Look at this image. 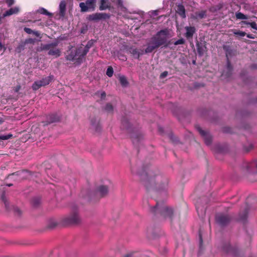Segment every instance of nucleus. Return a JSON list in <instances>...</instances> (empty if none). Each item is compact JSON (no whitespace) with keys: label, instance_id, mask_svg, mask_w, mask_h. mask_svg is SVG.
Wrapping results in <instances>:
<instances>
[{"label":"nucleus","instance_id":"obj_1","mask_svg":"<svg viewBox=\"0 0 257 257\" xmlns=\"http://www.w3.org/2000/svg\"><path fill=\"white\" fill-rule=\"evenodd\" d=\"M140 175L147 189L155 188L156 190H164L167 188L168 179L165 177L161 175L153 176L150 173H143Z\"/></svg>","mask_w":257,"mask_h":257},{"label":"nucleus","instance_id":"obj_2","mask_svg":"<svg viewBox=\"0 0 257 257\" xmlns=\"http://www.w3.org/2000/svg\"><path fill=\"white\" fill-rule=\"evenodd\" d=\"M169 35V31L165 29L158 32L153 36L147 43V47L145 50V53H152L154 50L157 49L160 47L164 46H168L167 44Z\"/></svg>","mask_w":257,"mask_h":257},{"label":"nucleus","instance_id":"obj_3","mask_svg":"<svg viewBox=\"0 0 257 257\" xmlns=\"http://www.w3.org/2000/svg\"><path fill=\"white\" fill-rule=\"evenodd\" d=\"M150 211L155 215H160L164 218H169L172 221L174 214L173 210L164 203H159L158 202L155 206L150 208Z\"/></svg>","mask_w":257,"mask_h":257},{"label":"nucleus","instance_id":"obj_4","mask_svg":"<svg viewBox=\"0 0 257 257\" xmlns=\"http://www.w3.org/2000/svg\"><path fill=\"white\" fill-rule=\"evenodd\" d=\"M83 55L81 48H71L67 51V54L66 56V59L69 61H76V63L79 64L82 63L84 58Z\"/></svg>","mask_w":257,"mask_h":257},{"label":"nucleus","instance_id":"obj_5","mask_svg":"<svg viewBox=\"0 0 257 257\" xmlns=\"http://www.w3.org/2000/svg\"><path fill=\"white\" fill-rule=\"evenodd\" d=\"M241 171L244 175L257 173V161L251 162H244L241 167Z\"/></svg>","mask_w":257,"mask_h":257},{"label":"nucleus","instance_id":"obj_6","mask_svg":"<svg viewBox=\"0 0 257 257\" xmlns=\"http://www.w3.org/2000/svg\"><path fill=\"white\" fill-rule=\"evenodd\" d=\"M57 46V43H52L43 45L41 49L42 50H48V54L49 55L53 56L57 58L61 55L60 50L56 48Z\"/></svg>","mask_w":257,"mask_h":257},{"label":"nucleus","instance_id":"obj_7","mask_svg":"<svg viewBox=\"0 0 257 257\" xmlns=\"http://www.w3.org/2000/svg\"><path fill=\"white\" fill-rule=\"evenodd\" d=\"M97 0H86L85 2L79 4L80 11L82 13L93 12L96 9Z\"/></svg>","mask_w":257,"mask_h":257},{"label":"nucleus","instance_id":"obj_8","mask_svg":"<svg viewBox=\"0 0 257 257\" xmlns=\"http://www.w3.org/2000/svg\"><path fill=\"white\" fill-rule=\"evenodd\" d=\"M222 249L225 253L235 255L239 252V246L237 244H231L230 242L227 241L223 244Z\"/></svg>","mask_w":257,"mask_h":257},{"label":"nucleus","instance_id":"obj_9","mask_svg":"<svg viewBox=\"0 0 257 257\" xmlns=\"http://www.w3.org/2000/svg\"><path fill=\"white\" fill-rule=\"evenodd\" d=\"M64 220L67 223L76 224L80 222V218L76 210L74 208L71 214L66 217Z\"/></svg>","mask_w":257,"mask_h":257},{"label":"nucleus","instance_id":"obj_10","mask_svg":"<svg viewBox=\"0 0 257 257\" xmlns=\"http://www.w3.org/2000/svg\"><path fill=\"white\" fill-rule=\"evenodd\" d=\"M110 15L104 13H96L88 16L87 19L90 21H98L102 20L109 19Z\"/></svg>","mask_w":257,"mask_h":257},{"label":"nucleus","instance_id":"obj_11","mask_svg":"<svg viewBox=\"0 0 257 257\" xmlns=\"http://www.w3.org/2000/svg\"><path fill=\"white\" fill-rule=\"evenodd\" d=\"M215 219L217 223L221 226L227 225L231 220V217L227 214L218 213L216 214Z\"/></svg>","mask_w":257,"mask_h":257},{"label":"nucleus","instance_id":"obj_12","mask_svg":"<svg viewBox=\"0 0 257 257\" xmlns=\"http://www.w3.org/2000/svg\"><path fill=\"white\" fill-rule=\"evenodd\" d=\"M197 130L198 131L200 135L203 138L205 143L206 145H211L212 140V136L207 131L203 130L199 126H196Z\"/></svg>","mask_w":257,"mask_h":257},{"label":"nucleus","instance_id":"obj_13","mask_svg":"<svg viewBox=\"0 0 257 257\" xmlns=\"http://www.w3.org/2000/svg\"><path fill=\"white\" fill-rule=\"evenodd\" d=\"M60 120V117L56 113H52L46 116V120L42 122L44 125H47L52 123L57 122Z\"/></svg>","mask_w":257,"mask_h":257},{"label":"nucleus","instance_id":"obj_14","mask_svg":"<svg viewBox=\"0 0 257 257\" xmlns=\"http://www.w3.org/2000/svg\"><path fill=\"white\" fill-rule=\"evenodd\" d=\"M222 48L223 50L225 52L227 61L229 60V57H231L234 55L235 51L232 49L231 46L225 44L223 45Z\"/></svg>","mask_w":257,"mask_h":257},{"label":"nucleus","instance_id":"obj_15","mask_svg":"<svg viewBox=\"0 0 257 257\" xmlns=\"http://www.w3.org/2000/svg\"><path fill=\"white\" fill-rule=\"evenodd\" d=\"M232 70L233 67L231 64V62L229 60H228V61H227V66L226 69L223 72L222 75L226 78H228L231 76Z\"/></svg>","mask_w":257,"mask_h":257},{"label":"nucleus","instance_id":"obj_16","mask_svg":"<svg viewBox=\"0 0 257 257\" xmlns=\"http://www.w3.org/2000/svg\"><path fill=\"white\" fill-rule=\"evenodd\" d=\"M185 29L186 31L185 34V37L189 39L192 38L194 34L196 32V29L194 27L186 26L185 27Z\"/></svg>","mask_w":257,"mask_h":257},{"label":"nucleus","instance_id":"obj_17","mask_svg":"<svg viewBox=\"0 0 257 257\" xmlns=\"http://www.w3.org/2000/svg\"><path fill=\"white\" fill-rule=\"evenodd\" d=\"M130 53L132 54L135 58L139 59L140 56L143 55L145 53L144 50L140 51L137 48H131L129 50Z\"/></svg>","mask_w":257,"mask_h":257},{"label":"nucleus","instance_id":"obj_18","mask_svg":"<svg viewBox=\"0 0 257 257\" xmlns=\"http://www.w3.org/2000/svg\"><path fill=\"white\" fill-rule=\"evenodd\" d=\"M196 47L198 54L199 56H202L205 52L206 51V46L204 43H196Z\"/></svg>","mask_w":257,"mask_h":257},{"label":"nucleus","instance_id":"obj_19","mask_svg":"<svg viewBox=\"0 0 257 257\" xmlns=\"http://www.w3.org/2000/svg\"><path fill=\"white\" fill-rule=\"evenodd\" d=\"M95 42V40H91L87 42L85 47L83 48L81 46L80 47V48H81L83 55H84V56H85L87 53L89 52V49L93 46Z\"/></svg>","mask_w":257,"mask_h":257},{"label":"nucleus","instance_id":"obj_20","mask_svg":"<svg viewBox=\"0 0 257 257\" xmlns=\"http://www.w3.org/2000/svg\"><path fill=\"white\" fill-rule=\"evenodd\" d=\"M110 3L107 2L106 0H100L99 10L103 11L106 9L110 10Z\"/></svg>","mask_w":257,"mask_h":257},{"label":"nucleus","instance_id":"obj_21","mask_svg":"<svg viewBox=\"0 0 257 257\" xmlns=\"http://www.w3.org/2000/svg\"><path fill=\"white\" fill-rule=\"evenodd\" d=\"M97 192L101 197H104L108 192V187L105 185H101L98 187Z\"/></svg>","mask_w":257,"mask_h":257},{"label":"nucleus","instance_id":"obj_22","mask_svg":"<svg viewBox=\"0 0 257 257\" xmlns=\"http://www.w3.org/2000/svg\"><path fill=\"white\" fill-rule=\"evenodd\" d=\"M176 12L182 18H186L185 9L183 5L179 4L177 5Z\"/></svg>","mask_w":257,"mask_h":257},{"label":"nucleus","instance_id":"obj_23","mask_svg":"<svg viewBox=\"0 0 257 257\" xmlns=\"http://www.w3.org/2000/svg\"><path fill=\"white\" fill-rule=\"evenodd\" d=\"M248 208L245 207L243 211L239 214L238 220L242 222H245L246 220L248 214Z\"/></svg>","mask_w":257,"mask_h":257},{"label":"nucleus","instance_id":"obj_24","mask_svg":"<svg viewBox=\"0 0 257 257\" xmlns=\"http://www.w3.org/2000/svg\"><path fill=\"white\" fill-rule=\"evenodd\" d=\"M66 3L64 1H61L59 5V15L64 17L65 14Z\"/></svg>","mask_w":257,"mask_h":257},{"label":"nucleus","instance_id":"obj_25","mask_svg":"<svg viewBox=\"0 0 257 257\" xmlns=\"http://www.w3.org/2000/svg\"><path fill=\"white\" fill-rule=\"evenodd\" d=\"M19 11V9L18 8L15 7L14 8H11L9 10L7 11L4 14V17H7L11 16L13 14H17Z\"/></svg>","mask_w":257,"mask_h":257},{"label":"nucleus","instance_id":"obj_26","mask_svg":"<svg viewBox=\"0 0 257 257\" xmlns=\"http://www.w3.org/2000/svg\"><path fill=\"white\" fill-rule=\"evenodd\" d=\"M53 78V76H49L45 78H43L41 80H39L42 84V86H45L48 85Z\"/></svg>","mask_w":257,"mask_h":257},{"label":"nucleus","instance_id":"obj_27","mask_svg":"<svg viewBox=\"0 0 257 257\" xmlns=\"http://www.w3.org/2000/svg\"><path fill=\"white\" fill-rule=\"evenodd\" d=\"M121 124L123 128L128 130L130 127V124L126 118H123L121 120Z\"/></svg>","mask_w":257,"mask_h":257},{"label":"nucleus","instance_id":"obj_28","mask_svg":"<svg viewBox=\"0 0 257 257\" xmlns=\"http://www.w3.org/2000/svg\"><path fill=\"white\" fill-rule=\"evenodd\" d=\"M195 16L196 18L200 19L204 18L206 16V11H201L198 12H196L195 13Z\"/></svg>","mask_w":257,"mask_h":257},{"label":"nucleus","instance_id":"obj_29","mask_svg":"<svg viewBox=\"0 0 257 257\" xmlns=\"http://www.w3.org/2000/svg\"><path fill=\"white\" fill-rule=\"evenodd\" d=\"M119 81L122 86H126L128 84V81L124 76H119Z\"/></svg>","mask_w":257,"mask_h":257},{"label":"nucleus","instance_id":"obj_30","mask_svg":"<svg viewBox=\"0 0 257 257\" xmlns=\"http://www.w3.org/2000/svg\"><path fill=\"white\" fill-rule=\"evenodd\" d=\"M42 86V84L40 83V81L38 80L34 82L32 85V88L33 90L36 91L39 89Z\"/></svg>","mask_w":257,"mask_h":257},{"label":"nucleus","instance_id":"obj_31","mask_svg":"<svg viewBox=\"0 0 257 257\" xmlns=\"http://www.w3.org/2000/svg\"><path fill=\"white\" fill-rule=\"evenodd\" d=\"M231 31L233 32V33L234 34V35H236V36H239L240 37H244L246 35L245 32L241 31L239 30H237L236 29H233V30H232Z\"/></svg>","mask_w":257,"mask_h":257},{"label":"nucleus","instance_id":"obj_32","mask_svg":"<svg viewBox=\"0 0 257 257\" xmlns=\"http://www.w3.org/2000/svg\"><path fill=\"white\" fill-rule=\"evenodd\" d=\"M39 12L41 14L45 15L50 17L52 16V14L49 13L47 10H46L44 8H41L39 9Z\"/></svg>","mask_w":257,"mask_h":257},{"label":"nucleus","instance_id":"obj_33","mask_svg":"<svg viewBox=\"0 0 257 257\" xmlns=\"http://www.w3.org/2000/svg\"><path fill=\"white\" fill-rule=\"evenodd\" d=\"M235 17L236 19L240 20H244L247 19V17L240 12L236 13L235 14Z\"/></svg>","mask_w":257,"mask_h":257},{"label":"nucleus","instance_id":"obj_34","mask_svg":"<svg viewBox=\"0 0 257 257\" xmlns=\"http://www.w3.org/2000/svg\"><path fill=\"white\" fill-rule=\"evenodd\" d=\"M105 110L107 112H112L113 110V107L111 104L108 103L106 104L105 107Z\"/></svg>","mask_w":257,"mask_h":257},{"label":"nucleus","instance_id":"obj_35","mask_svg":"<svg viewBox=\"0 0 257 257\" xmlns=\"http://www.w3.org/2000/svg\"><path fill=\"white\" fill-rule=\"evenodd\" d=\"M131 138L132 139V141L133 142V143H135V141H139L141 138V136L140 135H135V134H132L131 135Z\"/></svg>","mask_w":257,"mask_h":257},{"label":"nucleus","instance_id":"obj_36","mask_svg":"<svg viewBox=\"0 0 257 257\" xmlns=\"http://www.w3.org/2000/svg\"><path fill=\"white\" fill-rule=\"evenodd\" d=\"M1 199H2V201L4 202V203L5 204L6 208L7 210H9V206H8L9 203L6 199L5 193L2 194V195L1 196Z\"/></svg>","mask_w":257,"mask_h":257},{"label":"nucleus","instance_id":"obj_37","mask_svg":"<svg viewBox=\"0 0 257 257\" xmlns=\"http://www.w3.org/2000/svg\"><path fill=\"white\" fill-rule=\"evenodd\" d=\"M113 74V68L111 66H108L106 74L109 77H111L112 76Z\"/></svg>","mask_w":257,"mask_h":257},{"label":"nucleus","instance_id":"obj_38","mask_svg":"<svg viewBox=\"0 0 257 257\" xmlns=\"http://www.w3.org/2000/svg\"><path fill=\"white\" fill-rule=\"evenodd\" d=\"M31 203L34 207H37L40 203V199L39 198H34L32 200Z\"/></svg>","mask_w":257,"mask_h":257},{"label":"nucleus","instance_id":"obj_39","mask_svg":"<svg viewBox=\"0 0 257 257\" xmlns=\"http://www.w3.org/2000/svg\"><path fill=\"white\" fill-rule=\"evenodd\" d=\"M169 138L173 143H177L178 142V138L172 133L169 134Z\"/></svg>","mask_w":257,"mask_h":257},{"label":"nucleus","instance_id":"obj_40","mask_svg":"<svg viewBox=\"0 0 257 257\" xmlns=\"http://www.w3.org/2000/svg\"><path fill=\"white\" fill-rule=\"evenodd\" d=\"M199 247L200 249H202L203 246V239L201 230L199 231Z\"/></svg>","mask_w":257,"mask_h":257},{"label":"nucleus","instance_id":"obj_41","mask_svg":"<svg viewBox=\"0 0 257 257\" xmlns=\"http://www.w3.org/2000/svg\"><path fill=\"white\" fill-rule=\"evenodd\" d=\"M13 135L9 134L7 135H0V140H7L12 137Z\"/></svg>","mask_w":257,"mask_h":257},{"label":"nucleus","instance_id":"obj_42","mask_svg":"<svg viewBox=\"0 0 257 257\" xmlns=\"http://www.w3.org/2000/svg\"><path fill=\"white\" fill-rule=\"evenodd\" d=\"M36 41V39L29 38L25 40V43L34 44Z\"/></svg>","mask_w":257,"mask_h":257},{"label":"nucleus","instance_id":"obj_43","mask_svg":"<svg viewBox=\"0 0 257 257\" xmlns=\"http://www.w3.org/2000/svg\"><path fill=\"white\" fill-rule=\"evenodd\" d=\"M185 43V40L183 38H181L174 43L175 45H178L180 44H184Z\"/></svg>","mask_w":257,"mask_h":257},{"label":"nucleus","instance_id":"obj_44","mask_svg":"<svg viewBox=\"0 0 257 257\" xmlns=\"http://www.w3.org/2000/svg\"><path fill=\"white\" fill-rule=\"evenodd\" d=\"M14 213L17 215H21L22 214L21 210L18 207H14L13 208Z\"/></svg>","mask_w":257,"mask_h":257},{"label":"nucleus","instance_id":"obj_45","mask_svg":"<svg viewBox=\"0 0 257 257\" xmlns=\"http://www.w3.org/2000/svg\"><path fill=\"white\" fill-rule=\"evenodd\" d=\"M91 124L92 125L95 127L96 131H99L100 126L98 123L95 124L92 120H91Z\"/></svg>","mask_w":257,"mask_h":257},{"label":"nucleus","instance_id":"obj_46","mask_svg":"<svg viewBox=\"0 0 257 257\" xmlns=\"http://www.w3.org/2000/svg\"><path fill=\"white\" fill-rule=\"evenodd\" d=\"M248 25H249V26L253 29H255L256 30H257V24H256L255 22H251V23H247Z\"/></svg>","mask_w":257,"mask_h":257},{"label":"nucleus","instance_id":"obj_47","mask_svg":"<svg viewBox=\"0 0 257 257\" xmlns=\"http://www.w3.org/2000/svg\"><path fill=\"white\" fill-rule=\"evenodd\" d=\"M24 31L29 34H33V32H34V31L31 29L26 27L24 28Z\"/></svg>","mask_w":257,"mask_h":257},{"label":"nucleus","instance_id":"obj_48","mask_svg":"<svg viewBox=\"0 0 257 257\" xmlns=\"http://www.w3.org/2000/svg\"><path fill=\"white\" fill-rule=\"evenodd\" d=\"M8 7H11L14 4V0H6Z\"/></svg>","mask_w":257,"mask_h":257},{"label":"nucleus","instance_id":"obj_49","mask_svg":"<svg viewBox=\"0 0 257 257\" xmlns=\"http://www.w3.org/2000/svg\"><path fill=\"white\" fill-rule=\"evenodd\" d=\"M168 72L167 71H164L163 73H161L160 75V77L161 78H164L166 77L168 75Z\"/></svg>","mask_w":257,"mask_h":257},{"label":"nucleus","instance_id":"obj_50","mask_svg":"<svg viewBox=\"0 0 257 257\" xmlns=\"http://www.w3.org/2000/svg\"><path fill=\"white\" fill-rule=\"evenodd\" d=\"M106 96V93L104 91H103L100 94V97L102 99H103L105 98Z\"/></svg>","mask_w":257,"mask_h":257},{"label":"nucleus","instance_id":"obj_51","mask_svg":"<svg viewBox=\"0 0 257 257\" xmlns=\"http://www.w3.org/2000/svg\"><path fill=\"white\" fill-rule=\"evenodd\" d=\"M252 148H253L252 145L250 144L249 145L248 148L246 149V148H244V149L246 152H249L250 150H251L252 149Z\"/></svg>","mask_w":257,"mask_h":257},{"label":"nucleus","instance_id":"obj_52","mask_svg":"<svg viewBox=\"0 0 257 257\" xmlns=\"http://www.w3.org/2000/svg\"><path fill=\"white\" fill-rule=\"evenodd\" d=\"M117 4L118 6L121 7L123 5V2L122 0H117Z\"/></svg>","mask_w":257,"mask_h":257},{"label":"nucleus","instance_id":"obj_53","mask_svg":"<svg viewBox=\"0 0 257 257\" xmlns=\"http://www.w3.org/2000/svg\"><path fill=\"white\" fill-rule=\"evenodd\" d=\"M33 34L38 37H40V34L38 31H34V32H33Z\"/></svg>","mask_w":257,"mask_h":257},{"label":"nucleus","instance_id":"obj_54","mask_svg":"<svg viewBox=\"0 0 257 257\" xmlns=\"http://www.w3.org/2000/svg\"><path fill=\"white\" fill-rule=\"evenodd\" d=\"M120 59L123 61H126L127 58L125 55H121Z\"/></svg>","mask_w":257,"mask_h":257},{"label":"nucleus","instance_id":"obj_55","mask_svg":"<svg viewBox=\"0 0 257 257\" xmlns=\"http://www.w3.org/2000/svg\"><path fill=\"white\" fill-rule=\"evenodd\" d=\"M21 88V86L20 85H18L16 86V89H15V91L16 92H18L19 91V90Z\"/></svg>","mask_w":257,"mask_h":257},{"label":"nucleus","instance_id":"obj_56","mask_svg":"<svg viewBox=\"0 0 257 257\" xmlns=\"http://www.w3.org/2000/svg\"><path fill=\"white\" fill-rule=\"evenodd\" d=\"M133 254H134V253H130V254H127L125 255H124V257H133Z\"/></svg>","mask_w":257,"mask_h":257},{"label":"nucleus","instance_id":"obj_57","mask_svg":"<svg viewBox=\"0 0 257 257\" xmlns=\"http://www.w3.org/2000/svg\"><path fill=\"white\" fill-rule=\"evenodd\" d=\"M229 128H224L223 130V132H226V133H230V131H229Z\"/></svg>","mask_w":257,"mask_h":257},{"label":"nucleus","instance_id":"obj_58","mask_svg":"<svg viewBox=\"0 0 257 257\" xmlns=\"http://www.w3.org/2000/svg\"><path fill=\"white\" fill-rule=\"evenodd\" d=\"M246 36H247V37L248 38H250V39H252L253 38V37H252L251 34H247Z\"/></svg>","mask_w":257,"mask_h":257},{"label":"nucleus","instance_id":"obj_59","mask_svg":"<svg viewBox=\"0 0 257 257\" xmlns=\"http://www.w3.org/2000/svg\"><path fill=\"white\" fill-rule=\"evenodd\" d=\"M19 172H15L14 173H13L12 174H10L9 176H13V175H16V174H18Z\"/></svg>","mask_w":257,"mask_h":257},{"label":"nucleus","instance_id":"obj_60","mask_svg":"<svg viewBox=\"0 0 257 257\" xmlns=\"http://www.w3.org/2000/svg\"><path fill=\"white\" fill-rule=\"evenodd\" d=\"M4 122V120L2 118L0 117V124Z\"/></svg>","mask_w":257,"mask_h":257},{"label":"nucleus","instance_id":"obj_61","mask_svg":"<svg viewBox=\"0 0 257 257\" xmlns=\"http://www.w3.org/2000/svg\"><path fill=\"white\" fill-rule=\"evenodd\" d=\"M159 130L160 132H163V128L161 127L159 128Z\"/></svg>","mask_w":257,"mask_h":257},{"label":"nucleus","instance_id":"obj_62","mask_svg":"<svg viewBox=\"0 0 257 257\" xmlns=\"http://www.w3.org/2000/svg\"><path fill=\"white\" fill-rule=\"evenodd\" d=\"M7 186L10 187V186H13V184H7Z\"/></svg>","mask_w":257,"mask_h":257},{"label":"nucleus","instance_id":"obj_63","mask_svg":"<svg viewBox=\"0 0 257 257\" xmlns=\"http://www.w3.org/2000/svg\"><path fill=\"white\" fill-rule=\"evenodd\" d=\"M196 208L197 211L198 212H199V210H199V207L197 206Z\"/></svg>","mask_w":257,"mask_h":257},{"label":"nucleus","instance_id":"obj_64","mask_svg":"<svg viewBox=\"0 0 257 257\" xmlns=\"http://www.w3.org/2000/svg\"><path fill=\"white\" fill-rule=\"evenodd\" d=\"M98 93H99V92L98 91V92H97L95 94H98Z\"/></svg>","mask_w":257,"mask_h":257}]
</instances>
